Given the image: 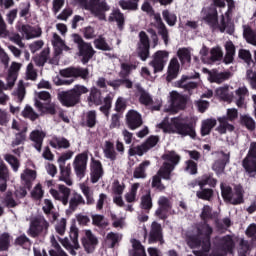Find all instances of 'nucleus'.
I'll return each mask as SVG.
<instances>
[{
    "mask_svg": "<svg viewBox=\"0 0 256 256\" xmlns=\"http://www.w3.org/2000/svg\"><path fill=\"white\" fill-rule=\"evenodd\" d=\"M11 247V235L4 232L0 235V251H9Z\"/></svg>",
    "mask_w": 256,
    "mask_h": 256,
    "instance_id": "obj_56",
    "label": "nucleus"
},
{
    "mask_svg": "<svg viewBox=\"0 0 256 256\" xmlns=\"http://www.w3.org/2000/svg\"><path fill=\"white\" fill-rule=\"evenodd\" d=\"M79 205H85V199H83L81 194L75 193L69 201V212L73 213L77 211V207H79Z\"/></svg>",
    "mask_w": 256,
    "mask_h": 256,
    "instance_id": "obj_42",
    "label": "nucleus"
},
{
    "mask_svg": "<svg viewBox=\"0 0 256 256\" xmlns=\"http://www.w3.org/2000/svg\"><path fill=\"white\" fill-rule=\"evenodd\" d=\"M175 168L171 163L169 162H164L161 168L158 170L157 175L161 177L162 179H165V181H171V172Z\"/></svg>",
    "mask_w": 256,
    "mask_h": 256,
    "instance_id": "obj_39",
    "label": "nucleus"
},
{
    "mask_svg": "<svg viewBox=\"0 0 256 256\" xmlns=\"http://www.w3.org/2000/svg\"><path fill=\"white\" fill-rule=\"evenodd\" d=\"M86 93H89L88 87L76 84L72 89L60 92L58 99L63 107H75L81 103V95H86Z\"/></svg>",
    "mask_w": 256,
    "mask_h": 256,
    "instance_id": "obj_1",
    "label": "nucleus"
},
{
    "mask_svg": "<svg viewBox=\"0 0 256 256\" xmlns=\"http://www.w3.org/2000/svg\"><path fill=\"white\" fill-rule=\"evenodd\" d=\"M75 3L85 9V11H90L91 15L98 17L100 21H105V13L110 11L111 6L107 4L105 0H74Z\"/></svg>",
    "mask_w": 256,
    "mask_h": 256,
    "instance_id": "obj_2",
    "label": "nucleus"
},
{
    "mask_svg": "<svg viewBox=\"0 0 256 256\" xmlns=\"http://www.w3.org/2000/svg\"><path fill=\"white\" fill-rule=\"evenodd\" d=\"M186 105H187V99L179 95V93H176L175 95L172 96V99H171L172 109H175L176 111H181L185 109Z\"/></svg>",
    "mask_w": 256,
    "mask_h": 256,
    "instance_id": "obj_38",
    "label": "nucleus"
},
{
    "mask_svg": "<svg viewBox=\"0 0 256 256\" xmlns=\"http://www.w3.org/2000/svg\"><path fill=\"white\" fill-rule=\"evenodd\" d=\"M159 143V136H150L146 139L144 143L140 145V148L144 151V153H147L149 149H153L157 144Z\"/></svg>",
    "mask_w": 256,
    "mask_h": 256,
    "instance_id": "obj_52",
    "label": "nucleus"
},
{
    "mask_svg": "<svg viewBox=\"0 0 256 256\" xmlns=\"http://www.w3.org/2000/svg\"><path fill=\"white\" fill-rule=\"evenodd\" d=\"M179 67V60H177V58H172L168 66V74L166 77L168 83H171L173 79H177V75H179Z\"/></svg>",
    "mask_w": 256,
    "mask_h": 256,
    "instance_id": "obj_31",
    "label": "nucleus"
},
{
    "mask_svg": "<svg viewBox=\"0 0 256 256\" xmlns=\"http://www.w3.org/2000/svg\"><path fill=\"white\" fill-rule=\"evenodd\" d=\"M97 126V111L89 110L86 112L80 121V127H88V129H93Z\"/></svg>",
    "mask_w": 256,
    "mask_h": 256,
    "instance_id": "obj_22",
    "label": "nucleus"
},
{
    "mask_svg": "<svg viewBox=\"0 0 256 256\" xmlns=\"http://www.w3.org/2000/svg\"><path fill=\"white\" fill-rule=\"evenodd\" d=\"M112 15L114 17V21L117 23L119 31H123V29H125V15L123 12H121L119 9H116L113 11Z\"/></svg>",
    "mask_w": 256,
    "mask_h": 256,
    "instance_id": "obj_53",
    "label": "nucleus"
},
{
    "mask_svg": "<svg viewBox=\"0 0 256 256\" xmlns=\"http://www.w3.org/2000/svg\"><path fill=\"white\" fill-rule=\"evenodd\" d=\"M169 59V52L166 50H158L154 53L152 61L149 66L153 67L154 73H161L165 69L167 60Z\"/></svg>",
    "mask_w": 256,
    "mask_h": 256,
    "instance_id": "obj_8",
    "label": "nucleus"
},
{
    "mask_svg": "<svg viewBox=\"0 0 256 256\" xmlns=\"http://www.w3.org/2000/svg\"><path fill=\"white\" fill-rule=\"evenodd\" d=\"M22 117L30 119V121H37V119H39V114L33 110V107L26 105L22 111Z\"/></svg>",
    "mask_w": 256,
    "mask_h": 256,
    "instance_id": "obj_57",
    "label": "nucleus"
},
{
    "mask_svg": "<svg viewBox=\"0 0 256 256\" xmlns=\"http://www.w3.org/2000/svg\"><path fill=\"white\" fill-rule=\"evenodd\" d=\"M59 169V181H63L64 183H66V185L71 187V185H73V181L71 180V164H67V166L59 165Z\"/></svg>",
    "mask_w": 256,
    "mask_h": 256,
    "instance_id": "obj_34",
    "label": "nucleus"
},
{
    "mask_svg": "<svg viewBox=\"0 0 256 256\" xmlns=\"http://www.w3.org/2000/svg\"><path fill=\"white\" fill-rule=\"evenodd\" d=\"M35 107L41 111V113H48V115H55L57 110L53 104H43V102L36 100Z\"/></svg>",
    "mask_w": 256,
    "mask_h": 256,
    "instance_id": "obj_49",
    "label": "nucleus"
},
{
    "mask_svg": "<svg viewBox=\"0 0 256 256\" xmlns=\"http://www.w3.org/2000/svg\"><path fill=\"white\" fill-rule=\"evenodd\" d=\"M18 31L23 33L26 36V39H35L37 37H41L43 33L41 28H35L29 24H22L20 27H18Z\"/></svg>",
    "mask_w": 256,
    "mask_h": 256,
    "instance_id": "obj_23",
    "label": "nucleus"
},
{
    "mask_svg": "<svg viewBox=\"0 0 256 256\" xmlns=\"http://www.w3.org/2000/svg\"><path fill=\"white\" fill-rule=\"evenodd\" d=\"M151 165V161L145 160L139 164L138 167L135 168L133 172L134 179H145L147 177V167Z\"/></svg>",
    "mask_w": 256,
    "mask_h": 256,
    "instance_id": "obj_37",
    "label": "nucleus"
},
{
    "mask_svg": "<svg viewBox=\"0 0 256 256\" xmlns=\"http://www.w3.org/2000/svg\"><path fill=\"white\" fill-rule=\"evenodd\" d=\"M126 125L128 129L135 131L143 125V117L136 110H129L126 114Z\"/></svg>",
    "mask_w": 256,
    "mask_h": 256,
    "instance_id": "obj_17",
    "label": "nucleus"
},
{
    "mask_svg": "<svg viewBox=\"0 0 256 256\" xmlns=\"http://www.w3.org/2000/svg\"><path fill=\"white\" fill-rule=\"evenodd\" d=\"M243 37L246 39L247 43L256 46V33L251 29V26H243Z\"/></svg>",
    "mask_w": 256,
    "mask_h": 256,
    "instance_id": "obj_50",
    "label": "nucleus"
},
{
    "mask_svg": "<svg viewBox=\"0 0 256 256\" xmlns=\"http://www.w3.org/2000/svg\"><path fill=\"white\" fill-rule=\"evenodd\" d=\"M27 139V128H24L21 132L16 133L15 139L12 141V147L23 145Z\"/></svg>",
    "mask_w": 256,
    "mask_h": 256,
    "instance_id": "obj_59",
    "label": "nucleus"
},
{
    "mask_svg": "<svg viewBox=\"0 0 256 256\" xmlns=\"http://www.w3.org/2000/svg\"><path fill=\"white\" fill-rule=\"evenodd\" d=\"M217 125V120L215 118H208L202 121L201 125V136L206 137V135H211V131H213L214 127Z\"/></svg>",
    "mask_w": 256,
    "mask_h": 256,
    "instance_id": "obj_35",
    "label": "nucleus"
},
{
    "mask_svg": "<svg viewBox=\"0 0 256 256\" xmlns=\"http://www.w3.org/2000/svg\"><path fill=\"white\" fill-rule=\"evenodd\" d=\"M140 207L146 213H149L153 209V198L151 197V191L141 197Z\"/></svg>",
    "mask_w": 256,
    "mask_h": 256,
    "instance_id": "obj_47",
    "label": "nucleus"
},
{
    "mask_svg": "<svg viewBox=\"0 0 256 256\" xmlns=\"http://www.w3.org/2000/svg\"><path fill=\"white\" fill-rule=\"evenodd\" d=\"M89 161V155L87 152L77 154L73 161L74 173L78 179H83L87 174V162Z\"/></svg>",
    "mask_w": 256,
    "mask_h": 256,
    "instance_id": "obj_6",
    "label": "nucleus"
},
{
    "mask_svg": "<svg viewBox=\"0 0 256 256\" xmlns=\"http://www.w3.org/2000/svg\"><path fill=\"white\" fill-rule=\"evenodd\" d=\"M171 209H173L171 200L165 196H161L158 199V208L155 211V215L158 217V219H161V221H165L169 219V212Z\"/></svg>",
    "mask_w": 256,
    "mask_h": 256,
    "instance_id": "obj_9",
    "label": "nucleus"
},
{
    "mask_svg": "<svg viewBox=\"0 0 256 256\" xmlns=\"http://www.w3.org/2000/svg\"><path fill=\"white\" fill-rule=\"evenodd\" d=\"M139 189V183H134L130 189V192L125 194V200L127 203H135L137 199V190Z\"/></svg>",
    "mask_w": 256,
    "mask_h": 256,
    "instance_id": "obj_62",
    "label": "nucleus"
},
{
    "mask_svg": "<svg viewBox=\"0 0 256 256\" xmlns=\"http://www.w3.org/2000/svg\"><path fill=\"white\" fill-rule=\"evenodd\" d=\"M89 107H93V105L99 106L103 103V100H101V90L93 87L90 90V94L87 98Z\"/></svg>",
    "mask_w": 256,
    "mask_h": 256,
    "instance_id": "obj_36",
    "label": "nucleus"
},
{
    "mask_svg": "<svg viewBox=\"0 0 256 256\" xmlns=\"http://www.w3.org/2000/svg\"><path fill=\"white\" fill-rule=\"evenodd\" d=\"M217 247L224 251L225 253H233L235 249V241H233L232 235H225L223 237H216Z\"/></svg>",
    "mask_w": 256,
    "mask_h": 256,
    "instance_id": "obj_19",
    "label": "nucleus"
},
{
    "mask_svg": "<svg viewBox=\"0 0 256 256\" xmlns=\"http://www.w3.org/2000/svg\"><path fill=\"white\" fill-rule=\"evenodd\" d=\"M189 79H199V73H195L194 76L183 75L182 78L178 81V87L185 89L186 91H191L193 89H197L196 82H188L185 84V81H189Z\"/></svg>",
    "mask_w": 256,
    "mask_h": 256,
    "instance_id": "obj_29",
    "label": "nucleus"
},
{
    "mask_svg": "<svg viewBox=\"0 0 256 256\" xmlns=\"http://www.w3.org/2000/svg\"><path fill=\"white\" fill-rule=\"evenodd\" d=\"M162 159L164 161H169L170 165H173V168L175 169V165H179V161H181V156L175 153V151H170L167 154H164Z\"/></svg>",
    "mask_w": 256,
    "mask_h": 256,
    "instance_id": "obj_54",
    "label": "nucleus"
},
{
    "mask_svg": "<svg viewBox=\"0 0 256 256\" xmlns=\"http://www.w3.org/2000/svg\"><path fill=\"white\" fill-rule=\"evenodd\" d=\"M227 163H229V155L225 152H222V157L217 159L213 165L212 169L215 171L216 175H223L225 173V167H227Z\"/></svg>",
    "mask_w": 256,
    "mask_h": 256,
    "instance_id": "obj_25",
    "label": "nucleus"
},
{
    "mask_svg": "<svg viewBox=\"0 0 256 256\" xmlns=\"http://www.w3.org/2000/svg\"><path fill=\"white\" fill-rule=\"evenodd\" d=\"M244 195H245V190L243 189V186L236 185L234 187V192H232V200H230V204L241 205L245 203Z\"/></svg>",
    "mask_w": 256,
    "mask_h": 256,
    "instance_id": "obj_30",
    "label": "nucleus"
},
{
    "mask_svg": "<svg viewBox=\"0 0 256 256\" xmlns=\"http://www.w3.org/2000/svg\"><path fill=\"white\" fill-rule=\"evenodd\" d=\"M148 242L160 243V245L165 243V240H163V228L158 222H152Z\"/></svg>",
    "mask_w": 256,
    "mask_h": 256,
    "instance_id": "obj_18",
    "label": "nucleus"
},
{
    "mask_svg": "<svg viewBox=\"0 0 256 256\" xmlns=\"http://www.w3.org/2000/svg\"><path fill=\"white\" fill-rule=\"evenodd\" d=\"M92 163L90 166V179L91 183H98L99 179L103 177V164H101V161L96 160L95 158L91 159Z\"/></svg>",
    "mask_w": 256,
    "mask_h": 256,
    "instance_id": "obj_20",
    "label": "nucleus"
},
{
    "mask_svg": "<svg viewBox=\"0 0 256 256\" xmlns=\"http://www.w3.org/2000/svg\"><path fill=\"white\" fill-rule=\"evenodd\" d=\"M49 233V222L46 221L43 216H36L31 219L29 229L27 230V235L32 237V239H37V237H45Z\"/></svg>",
    "mask_w": 256,
    "mask_h": 256,
    "instance_id": "obj_3",
    "label": "nucleus"
},
{
    "mask_svg": "<svg viewBox=\"0 0 256 256\" xmlns=\"http://www.w3.org/2000/svg\"><path fill=\"white\" fill-rule=\"evenodd\" d=\"M94 47L99 51H111V46L107 43V40L103 36H99L94 40Z\"/></svg>",
    "mask_w": 256,
    "mask_h": 256,
    "instance_id": "obj_55",
    "label": "nucleus"
},
{
    "mask_svg": "<svg viewBox=\"0 0 256 256\" xmlns=\"http://www.w3.org/2000/svg\"><path fill=\"white\" fill-rule=\"evenodd\" d=\"M202 237V251L209 253L211 251V235H213V228L209 225V222H203L201 228Z\"/></svg>",
    "mask_w": 256,
    "mask_h": 256,
    "instance_id": "obj_16",
    "label": "nucleus"
},
{
    "mask_svg": "<svg viewBox=\"0 0 256 256\" xmlns=\"http://www.w3.org/2000/svg\"><path fill=\"white\" fill-rule=\"evenodd\" d=\"M118 5L123 11H137L139 9V0H120Z\"/></svg>",
    "mask_w": 256,
    "mask_h": 256,
    "instance_id": "obj_43",
    "label": "nucleus"
},
{
    "mask_svg": "<svg viewBox=\"0 0 256 256\" xmlns=\"http://www.w3.org/2000/svg\"><path fill=\"white\" fill-rule=\"evenodd\" d=\"M154 19L157 23L158 35L164 41V45H169V29L165 25V22H163L161 15H156Z\"/></svg>",
    "mask_w": 256,
    "mask_h": 256,
    "instance_id": "obj_24",
    "label": "nucleus"
},
{
    "mask_svg": "<svg viewBox=\"0 0 256 256\" xmlns=\"http://www.w3.org/2000/svg\"><path fill=\"white\" fill-rule=\"evenodd\" d=\"M203 230L201 228H197V234L187 236V243L191 249H195L197 247H203Z\"/></svg>",
    "mask_w": 256,
    "mask_h": 256,
    "instance_id": "obj_28",
    "label": "nucleus"
},
{
    "mask_svg": "<svg viewBox=\"0 0 256 256\" xmlns=\"http://www.w3.org/2000/svg\"><path fill=\"white\" fill-rule=\"evenodd\" d=\"M203 19L211 29H217L219 19V12H217V8L215 6H210Z\"/></svg>",
    "mask_w": 256,
    "mask_h": 256,
    "instance_id": "obj_21",
    "label": "nucleus"
},
{
    "mask_svg": "<svg viewBox=\"0 0 256 256\" xmlns=\"http://www.w3.org/2000/svg\"><path fill=\"white\" fill-rule=\"evenodd\" d=\"M203 185H208V187H217V179L213 177V173H206L188 183V187L195 189V187H203Z\"/></svg>",
    "mask_w": 256,
    "mask_h": 256,
    "instance_id": "obj_12",
    "label": "nucleus"
},
{
    "mask_svg": "<svg viewBox=\"0 0 256 256\" xmlns=\"http://www.w3.org/2000/svg\"><path fill=\"white\" fill-rule=\"evenodd\" d=\"M161 179H162L161 176L156 174L152 177V183H151L152 189H156V191H159L160 193L165 191V189H167V187H165Z\"/></svg>",
    "mask_w": 256,
    "mask_h": 256,
    "instance_id": "obj_61",
    "label": "nucleus"
},
{
    "mask_svg": "<svg viewBox=\"0 0 256 256\" xmlns=\"http://www.w3.org/2000/svg\"><path fill=\"white\" fill-rule=\"evenodd\" d=\"M221 188V195L222 199L225 201V203H231L233 200V188L231 186H220Z\"/></svg>",
    "mask_w": 256,
    "mask_h": 256,
    "instance_id": "obj_60",
    "label": "nucleus"
},
{
    "mask_svg": "<svg viewBox=\"0 0 256 256\" xmlns=\"http://www.w3.org/2000/svg\"><path fill=\"white\" fill-rule=\"evenodd\" d=\"M30 139L33 141L34 147L36 151H39L41 153V149L43 147V140L45 139V132L34 130L30 133Z\"/></svg>",
    "mask_w": 256,
    "mask_h": 256,
    "instance_id": "obj_33",
    "label": "nucleus"
},
{
    "mask_svg": "<svg viewBox=\"0 0 256 256\" xmlns=\"http://www.w3.org/2000/svg\"><path fill=\"white\" fill-rule=\"evenodd\" d=\"M107 85L109 87H113L114 89H119V87L122 85L126 87V89H133V81H131L129 78L107 81Z\"/></svg>",
    "mask_w": 256,
    "mask_h": 256,
    "instance_id": "obj_40",
    "label": "nucleus"
},
{
    "mask_svg": "<svg viewBox=\"0 0 256 256\" xmlns=\"http://www.w3.org/2000/svg\"><path fill=\"white\" fill-rule=\"evenodd\" d=\"M104 155L106 159H110V161L117 160V152L115 151V144H113V142H105Z\"/></svg>",
    "mask_w": 256,
    "mask_h": 256,
    "instance_id": "obj_44",
    "label": "nucleus"
},
{
    "mask_svg": "<svg viewBox=\"0 0 256 256\" xmlns=\"http://www.w3.org/2000/svg\"><path fill=\"white\" fill-rule=\"evenodd\" d=\"M50 145L53 147V149H69L71 147V143L67 138H53L52 141H50Z\"/></svg>",
    "mask_w": 256,
    "mask_h": 256,
    "instance_id": "obj_46",
    "label": "nucleus"
},
{
    "mask_svg": "<svg viewBox=\"0 0 256 256\" xmlns=\"http://www.w3.org/2000/svg\"><path fill=\"white\" fill-rule=\"evenodd\" d=\"M200 219L203 220V223H209V220L213 219V208L209 205H204L200 214Z\"/></svg>",
    "mask_w": 256,
    "mask_h": 256,
    "instance_id": "obj_63",
    "label": "nucleus"
},
{
    "mask_svg": "<svg viewBox=\"0 0 256 256\" xmlns=\"http://www.w3.org/2000/svg\"><path fill=\"white\" fill-rule=\"evenodd\" d=\"M213 189H215V187L209 186V188H207V185H202L200 190L196 192V197L202 201H211L215 195V191Z\"/></svg>",
    "mask_w": 256,
    "mask_h": 256,
    "instance_id": "obj_32",
    "label": "nucleus"
},
{
    "mask_svg": "<svg viewBox=\"0 0 256 256\" xmlns=\"http://www.w3.org/2000/svg\"><path fill=\"white\" fill-rule=\"evenodd\" d=\"M150 49H151V43L149 41V36L145 31H140L139 42L137 46V53L141 61H147V59H149Z\"/></svg>",
    "mask_w": 256,
    "mask_h": 256,
    "instance_id": "obj_7",
    "label": "nucleus"
},
{
    "mask_svg": "<svg viewBox=\"0 0 256 256\" xmlns=\"http://www.w3.org/2000/svg\"><path fill=\"white\" fill-rule=\"evenodd\" d=\"M132 247L134 249L132 256H147V254L145 253V247H143V244H141V241L137 239H133Z\"/></svg>",
    "mask_w": 256,
    "mask_h": 256,
    "instance_id": "obj_58",
    "label": "nucleus"
},
{
    "mask_svg": "<svg viewBox=\"0 0 256 256\" xmlns=\"http://www.w3.org/2000/svg\"><path fill=\"white\" fill-rule=\"evenodd\" d=\"M81 242L86 253H94L97 245H99V239L91 230H85V236L81 238Z\"/></svg>",
    "mask_w": 256,
    "mask_h": 256,
    "instance_id": "obj_14",
    "label": "nucleus"
},
{
    "mask_svg": "<svg viewBox=\"0 0 256 256\" xmlns=\"http://www.w3.org/2000/svg\"><path fill=\"white\" fill-rule=\"evenodd\" d=\"M172 123L178 135H182L183 137L188 136L191 137L192 139H195V137H197V133L195 132V128H193V125L183 123L178 118H174L172 120Z\"/></svg>",
    "mask_w": 256,
    "mask_h": 256,
    "instance_id": "obj_10",
    "label": "nucleus"
},
{
    "mask_svg": "<svg viewBox=\"0 0 256 256\" xmlns=\"http://www.w3.org/2000/svg\"><path fill=\"white\" fill-rule=\"evenodd\" d=\"M203 73H207L208 81L210 83H217L221 85V83H225V81H229L231 79V72H219L217 69L209 70L207 68H203Z\"/></svg>",
    "mask_w": 256,
    "mask_h": 256,
    "instance_id": "obj_11",
    "label": "nucleus"
},
{
    "mask_svg": "<svg viewBox=\"0 0 256 256\" xmlns=\"http://www.w3.org/2000/svg\"><path fill=\"white\" fill-rule=\"evenodd\" d=\"M136 90L140 93L139 103L141 105H145V107H149V105H153V97L149 92H146L145 88L141 86V84L135 85Z\"/></svg>",
    "mask_w": 256,
    "mask_h": 256,
    "instance_id": "obj_27",
    "label": "nucleus"
},
{
    "mask_svg": "<svg viewBox=\"0 0 256 256\" xmlns=\"http://www.w3.org/2000/svg\"><path fill=\"white\" fill-rule=\"evenodd\" d=\"M240 125H242V127H246L248 131H255L256 129L255 120L247 114L240 116Z\"/></svg>",
    "mask_w": 256,
    "mask_h": 256,
    "instance_id": "obj_45",
    "label": "nucleus"
},
{
    "mask_svg": "<svg viewBox=\"0 0 256 256\" xmlns=\"http://www.w3.org/2000/svg\"><path fill=\"white\" fill-rule=\"evenodd\" d=\"M61 77H74L75 79H87L89 77V69L88 68H81V67H68L65 69L60 70Z\"/></svg>",
    "mask_w": 256,
    "mask_h": 256,
    "instance_id": "obj_13",
    "label": "nucleus"
},
{
    "mask_svg": "<svg viewBox=\"0 0 256 256\" xmlns=\"http://www.w3.org/2000/svg\"><path fill=\"white\" fill-rule=\"evenodd\" d=\"M21 179H22V181L25 182V185L27 187H31V182L35 181V179H37V171L26 168L24 170V173L21 174Z\"/></svg>",
    "mask_w": 256,
    "mask_h": 256,
    "instance_id": "obj_48",
    "label": "nucleus"
},
{
    "mask_svg": "<svg viewBox=\"0 0 256 256\" xmlns=\"http://www.w3.org/2000/svg\"><path fill=\"white\" fill-rule=\"evenodd\" d=\"M216 95L222 99V101H231L233 97L229 94V86H224L216 89Z\"/></svg>",
    "mask_w": 256,
    "mask_h": 256,
    "instance_id": "obj_64",
    "label": "nucleus"
},
{
    "mask_svg": "<svg viewBox=\"0 0 256 256\" xmlns=\"http://www.w3.org/2000/svg\"><path fill=\"white\" fill-rule=\"evenodd\" d=\"M14 245L15 247H21L22 249L29 251L33 245V242L31 239H29V237H27V235L22 234L14 240Z\"/></svg>",
    "mask_w": 256,
    "mask_h": 256,
    "instance_id": "obj_41",
    "label": "nucleus"
},
{
    "mask_svg": "<svg viewBox=\"0 0 256 256\" xmlns=\"http://www.w3.org/2000/svg\"><path fill=\"white\" fill-rule=\"evenodd\" d=\"M242 167L250 179H256V142H251L248 153L242 160Z\"/></svg>",
    "mask_w": 256,
    "mask_h": 256,
    "instance_id": "obj_5",
    "label": "nucleus"
},
{
    "mask_svg": "<svg viewBox=\"0 0 256 256\" xmlns=\"http://www.w3.org/2000/svg\"><path fill=\"white\" fill-rule=\"evenodd\" d=\"M137 67H139V62L136 61L132 64L129 63H122L120 65V72L118 73L120 79H129L131 73H133V71H135V69H137Z\"/></svg>",
    "mask_w": 256,
    "mask_h": 256,
    "instance_id": "obj_26",
    "label": "nucleus"
},
{
    "mask_svg": "<svg viewBox=\"0 0 256 256\" xmlns=\"http://www.w3.org/2000/svg\"><path fill=\"white\" fill-rule=\"evenodd\" d=\"M72 37L74 43H76L78 47V55L81 57V63H83V65H87V63L93 59V56L96 53L95 49H93L91 43L85 42L81 35L73 34Z\"/></svg>",
    "mask_w": 256,
    "mask_h": 256,
    "instance_id": "obj_4",
    "label": "nucleus"
},
{
    "mask_svg": "<svg viewBox=\"0 0 256 256\" xmlns=\"http://www.w3.org/2000/svg\"><path fill=\"white\" fill-rule=\"evenodd\" d=\"M162 17L169 27H175L177 25V14L165 9L162 11Z\"/></svg>",
    "mask_w": 256,
    "mask_h": 256,
    "instance_id": "obj_51",
    "label": "nucleus"
},
{
    "mask_svg": "<svg viewBox=\"0 0 256 256\" xmlns=\"http://www.w3.org/2000/svg\"><path fill=\"white\" fill-rule=\"evenodd\" d=\"M50 195L56 199V201H61L64 205H69V197L71 196V189L63 184L58 185V190L53 188L50 189Z\"/></svg>",
    "mask_w": 256,
    "mask_h": 256,
    "instance_id": "obj_15",
    "label": "nucleus"
}]
</instances>
